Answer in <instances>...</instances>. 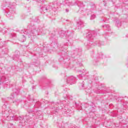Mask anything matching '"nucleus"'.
I'll return each instance as SVG.
<instances>
[{"instance_id": "1", "label": "nucleus", "mask_w": 128, "mask_h": 128, "mask_svg": "<svg viewBox=\"0 0 128 128\" xmlns=\"http://www.w3.org/2000/svg\"><path fill=\"white\" fill-rule=\"evenodd\" d=\"M40 20L38 18H36L34 19L33 21H31L30 24L28 26L26 29H24V30H19L16 29V30H14L10 29V28H4L2 29L1 26L2 24H0V32H42L44 30L42 27L39 26L38 28H36V22H40Z\"/></svg>"}, {"instance_id": "2", "label": "nucleus", "mask_w": 128, "mask_h": 128, "mask_svg": "<svg viewBox=\"0 0 128 128\" xmlns=\"http://www.w3.org/2000/svg\"><path fill=\"white\" fill-rule=\"evenodd\" d=\"M21 116L22 119L20 120L19 126H24V122H34V120L37 118H40V120L42 118V115L40 114V112L34 111H30L25 116Z\"/></svg>"}, {"instance_id": "3", "label": "nucleus", "mask_w": 128, "mask_h": 128, "mask_svg": "<svg viewBox=\"0 0 128 128\" xmlns=\"http://www.w3.org/2000/svg\"><path fill=\"white\" fill-rule=\"evenodd\" d=\"M1 8L3 10L4 14L7 18L10 20L14 18V14H16V8H14V6L10 4V0H5L1 6Z\"/></svg>"}, {"instance_id": "4", "label": "nucleus", "mask_w": 128, "mask_h": 128, "mask_svg": "<svg viewBox=\"0 0 128 128\" xmlns=\"http://www.w3.org/2000/svg\"><path fill=\"white\" fill-rule=\"evenodd\" d=\"M2 116L4 118H6V120L10 122V120H22V116H13L12 115V113L10 112L8 110H4L2 112Z\"/></svg>"}, {"instance_id": "5", "label": "nucleus", "mask_w": 128, "mask_h": 128, "mask_svg": "<svg viewBox=\"0 0 128 128\" xmlns=\"http://www.w3.org/2000/svg\"><path fill=\"white\" fill-rule=\"evenodd\" d=\"M46 0H41V2L42 4H40V12L42 14L44 12L46 14V12H50L52 10H54V8H56V6H54V4H52V6L50 5H44L42 4V2Z\"/></svg>"}, {"instance_id": "6", "label": "nucleus", "mask_w": 128, "mask_h": 128, "mask_svg": "<svg viewBox=\"0 0 128 128\" xmlns=\"http://www.w3.org/2000/svg\"><path fill=\"white\" fill-rule=\"evenodd\" d=\"M53 112H58L60 110H62V112L64 114H72V110L68 108H58V107H54L52 108Z\"/></svg>"}, {"instance_id": "7", "label": "nucleus", "mask_w": 128, "mask_h": 128, "mask_svg": "<svg viewBox=\"0 0 128 128\" xmlns=\"http://www.w3.org/2000/svg\"><path fill=\"white\" fill-rule=\"evenodd\" d=\"M71 6H78V8H80V10L78 11V12L80 14H82L84 10H82V8H84V3L80 1H76V2H72L70 4Z\"/></svg>"}, {"instance_id": "8", "label": "nucleus", "mask_w": 128, "mask_h": 128, "mask_svg": "<svg viewBox=\"0 0 128 128\" xmlns=\"http://www.w3.org/2000/svg\"><path fill=\"white\" fill-rule=\"evenodd\" d=\"M103 88H104V86L100 83L96 84V88L94 90V92L96 94H104V92H102Z\"/></svg>"}, {"instance_id": "9", "label": "nucleus", "mask_w": 128, "mask_h": 128, "mask_svg": "<svg viewBox=\"0 0 128 128\" xmlns=\"http://www.w3.org/2000/svg\"><path fill=\"white\" fill-rule=\"evenodd\" d=\"M104 56V54L102 52L98 53V54L92 55V56L93 58L94 62H100L102 58V56Z\"/></svg>"}, {"instance_id": "10", "label": "nucleus", "mask_w": 128, "mask_h": 128, "mask_svg": "<svg viewBox=\"0 0 128 128\" xmlns=\"http://www.w3.org/2000/svg\"><path fill=\"white\" fill-rule=\"evenodd\" d=\"M65 78L68 84H74L76 82V77L74 76H66Z\"/></svg>"}, {"instance_id": "11", "label": "nucleus", "mask_w": 128, "mask_h": 128, "mask_svg": "<svg viewBox=\"0 0 128 128\" xmlns=\"http://www.w3.org/2000/svg\"><path fill=\"white\" fill-rule=\"evenodd\" d=\"M120 2H122V12H128V0H120Z\"/></svg>"}, {"instance_id": "12", "label": "nucleus", "mask_w": 128, "mask_h": 128, "mask_svg": "<svg viewBox=\"0 0 128 128\" xmlns=\"http://www.w3.org/2000/svg\"><path fill=\"white\" fill-rule=\"evenodd\" d=\"M78 64L79 66H82L81 61L74 60L69 62L68 67L70 68H74V64Z\"/></svg>"}, {"instance_id": "13", "label": "nucleus", "mask_w": 128, "mask_h": 128, "mask_svg": "<svg viewBox=\"0 0 128 128\" xmlns=\"http://www.w3.org/2000/svg\"><path fill=\"white\" fill-rule=\"evenodd\" d=\"M96 4H91L89 6L87 9L86 10V12H87V14L88 15V14H90L94 10H96Z\"/></svg>"}, {"instance_id": "14", "label": "nucleus", "mask_w": 128, "mask_h": 128, "mask_svg": "<svg viewBox=\"0 0 128 128\" xmlns=\"http://www.w3.org/2000/svg\"><path fill=\"white\" fill-rule=\"evenodd\" d=\"M13 92L11 94V98H14L15 96L20 94V88L16 87L12 89Z\"/></svg>"}, {"instance_id": "15", "label": "nucleus", "mask_w": 128, "mask_h": 128, "mask_svg": "<svg viewBox=\"0 0 128 128\" xmlns=\"http://www.w3.org/2000/svg\"><path fill=\"white\" fill-rule=\"evenodd\" d=\"M26 36H28V38H32V36H34V32H28L26 34H24V35H22V38L20 40V42H26Z\"/></svg>"}, {"instance_id": "16", "label": "nucleus", "mask_w": 128, "mask_h": 128, "mask_svg": "<svg viewBox=\"0 0 128 128\" xmlns=\"http://www.w3.org/2000/svg\"><path fill=\"white\" fill-rule=\"evenodd\" d=\"M84 23L82 20H78L76 22V30H81L82 28H84Z\"/></svg>"}, {"instance_id": "17", "label": "nucleus", "mask_w": 128, "mask_h": 128, "mask_svg": "<svg viewBox=\"0 0 128 128\" xmlns=\"http://www.w3.org/2000/svg\"><path fill=\"white\" fill-rule=\"evenodd\" d=\"M8 78H6L4 76L0 75V86L3 84H8Z\"/></svg>"}, {"instance_id": "18", "label": "nucleus", "mask_w": 128, "mask_h": 128, "mask_svg": "<svg viewBox=\"0 0 128 128\" xmlns=\"http://www.w3.org/2000/svg\"><path fill=\"white\" fill-rule=\"evenodd\" d=\"M78 86L80 90H86V88H88V87L86 86V82L80 79L79 80Z\"/></svg>"}, {"instance_id": "19", "label": "nucleus", "mask_w": 128, "mask_h": 128, "mask_svg": "<svg viewBox=\"0 0 128 128\" xmlns=\"http://www.w3.org/2000/svg\"><path fill=\"white\" fill-rule=\"evenodd\" d=\"M96 34H98V33L96 32H88L86 33V36L87 38L89 40L90 38H92V35H94V36H96Z\"/></svg>"}, {"instance_id": "20", "label": "nucleus", "mask_w": 128, "mask_h": 128, "mask_svg": "<svg viewBox=\"0 0 128 128\" xmlns=\"http://www.w3.org/2000/svg\"><path fill=\"white\" fill-rule=\"evenodd\" d=\"M117 102H123V106H124V108H128V102L126 101L124 102V100H120V98H118L116 99Z\"/></svg>"}, {"instance_id": "21", "label": "nucleus", "mask_w": 128, "mask_h": 128, "mask_svg": "<svg viewBox=\"0 0 128 128\" xmlns=\"http://www.w3.org/2000/svg\"><path fill=\"white\" fill-rule=\"evenodd\" d=\"M75 105L76 106V108H78L79 110H83L84 107V106H88L87 104H84V105L82 106V104H78L76 103V102H75Z\"/></svg>"}, {"instance_id": "22", "label": "nucleus", "mask_w": 128, "mask_h": 128, "mask_svg": "<svg viewBox=\"0 0 128 128\" xmlns=\"http://www.w3.org/2000/svg\"><path fill=\"white\" fill-rule=\"evenodd\" d=\"M93 108L94 107L92 106H90L86 108V109L84 110L86 112V114H90V112H92Z\"/></svg>"}, {"instance_id": "23", "label": "nucleus", "mask_w": 128, "mask_h": 128, "mask_svg": "<svg viewBox=\"0 0 128 128\" xmlns=\"http://www.w3.org/2000/svg\"><path fill=\"white\" fill-rule=\"evenodd\" d=\"M102 28H103L104 30H106L108 32H110L111 29L110 25L105 24L104 25L102 26Z\"/></svg>"}, {"instance_id": "24", "label": "nucleus", "mask_w": 128, "mask_h": 128, "mask_svg": "<svg viewBox=\"0 0 128 128\" xmlns=\"http://www.w3.org/2000/svg\"><path fill=\"white\" fill-rule=\"evenodd\" d=\"M78 72H82V74H80L78 75L79 78H84V76H86V73H84V71H82L80 70H78Z\"/></svg>"}, {"instance_id": "25", "label": "nucleus", "mask_w": 128, "mask_h": 128, "mask_svg": "<svg viewBox=\"0 0 128 128\" xmlns=\"http://www.w3.org/2000/svg\"><path fill=\"white\" fill-rule=\"evenodd\" d=\"M116 26L118 28H120V26H122V21L120 20H116Z\"/></svg>"}, {"instance_id": "26", "label": "nucleus", "mask_w": 128, "mask_h": 128, "mask_svg": "<svg viewBox=\"0 0 128 128\" xmlns=\"http://www.w3.org/2000/svg\"><path fill=\"white\" fill-rule=\"evenodd\" d=\"M40 102H36L34 106V108H40Z\"/></svg>"}, {"instance_id": "27", "label": "nucleus", "mask_w": 128, "mask_h": 128, "mask_svg": "<svg viewBox=\"0 0 128 128\" xmlns=\"http://www.w3.org/2000/svg\"><path fill=\"white\" fill-rule=\"evenodd\" d=\"M91 44L92 46H100L101 45L100 42L98 41H96L94 43H92Z\"/></svg>"}, {"instance_id": "28", "label": "nucleus", "mask_w": 128, "mask_h": 128, "mask_svg": "<svg viewBox=\"0 0 128 128\" xmlns=\"http://www.w3.org/2000/svg\"><path fill=\"white\" fill-rule=\"evenodd\" d=\"M100 32V29H96L94 30H86V32Z\"/></svg>"}, {"instance_id": "29", "label": "nucleus", "mask_w": 128, "mask_h": 128, "mask_svg": "<svg viewBox=\"0 0 128 128\" xmlns=\"http://www.w3.org/2000/svg\"><path fill=\"white\" fill-rule=\"evenodd\" d=\"M50 48H48V47H47L46 46H44L42 50L44 52H48Z\"/></svg>"}, {"instance_id": "30", "label": "nucleus", "mask_w": 128, "mask_h": 128, "mask_svg": "<svg viewBox=\"0 0 128 128\" xmlns=\"http://www.w3.org/2000/svg\"><path fill=\"white\" fill-rule=\"evenodd\" d=\"M64 32V30L60 28H58L54 30V32Z\"/></svg>"}, {"instance_id": "31", "label": "nucleus", "mask_w": 128, "mask_h": 128, "mask_svg": "<svg viewBox=\"0 0 128 128\" xmlns=\"http://www.w3.org/2000/svg\"><path fill=\"white\" fill-rule=\"evenodd\" d=\"M14 104H15L16 106H18L20 102V100H16L13 102Z\"/></svg>"}, {"instance_id": "32", "label": "nucleus", "mask_w": 128, "mask_h": 128, "mask_svg": "<svg viewBox=\"0 0 128 128\" xmlns=\"http://www.w3.org/2000/svg\"><path fill=\"white\" fill-rule=\"evenodd\" d=\"M18 58H20V55H17L16 56V55H14L13 56V60H17V62H18Z\"/></svg>"}, {"instance_id": "33", "label": "nucleus", "mask_w": 128, "mask_h": 128, "mask_svg": "<svg viewBox=\"0 0 128 128\" xmlns=\"http://www.w3.org/2000/svg\"><path fill=\"white\" fill-rule=\"evenodd\" d=\"M8 48H6L5 49H3L2 52L5 54H8Z\"/></svg>"}, {"instance_id": "34", "label": "nucleus", "mask_w": 128, "mask_h": 128, "mask_svg": "<svg viewBox=\"0 0 128 128\" xmlns=\"http://www.w3.org/2000/svg\"><path fill=\"white\" fill-rule=\"evenodd\" d=\"M95 18H96V14H92L90 16V20H94Z\"/></svg>"}, {"instance_id": "35", "label": "nucleus", "mask_w": 128, "mask_h": 128, "mask_svg": "<svg viewBox=\"0 0 128 128\" xmlns=\"http://www.w3.org/2000/svg\"><path fill=\"white\" fill-rule=\"evenodd\" d=\"M60 37L61 38H64L66 36V34H64V32H61L60 34Z\"/></svg>"}, {"instance_id": "36", "label": "nucleus", "mask_w": 128, "mask_h": 128, "mask_svg": "<svg viewBox=\"0 0 128 128\" xmlns=\"http://www.w3.org/2000/svg\"><path fill=\"white\" fill-rule=\"evenodd\" d=\"M123 17H124V20H128V16L126 14H124Z\"/></svg>"}, {"instance_id": "37", "label": "nucleus", "mask_w": 128, "mask_h": 128, "mask_svg": "<svg viewBox=\"0 0 128 128\" xmlns=\"http://www.w3.org/2000/svg\"><path fill=\"white\" fill-rule=\"evenodd\" d=\"M102 22H108V20H106L104 18L102 19Z\"/></svg>"}, {"instance_id": "38", "label": "nucleus", "mask_w": 128, "mask_h": 128, "mask_svg": "<svg viewBox=\"0 0 128 128\" xmlns=\"http://www.w3.org/2000/svg\"><path fill=\"white\" fill-rule=\"evenodd\" d=\"M64 98H65V100H66V98H70V96L68 95H64Z\"/></svg>"}, {"instance_id": "39", "label": "nucleus", "mask_w": 128, "mask_h": 128, "mask_svg": "<svg viewBox=\"0 0 128 128\" xmlns=\"http://www.w3.org/2000/svg\"><path fill=\"white\" fill-rule=\"evenodd\" d=\"M2 108L4 110H6V104H3V106H2Z\"/></svg>"}, {"instance_id": "40", "label": "nucleus", "mask_w": 128, "mask_h": 128, "mask_svg": "<svg viewBox=\"0 0 128 128\" xmlns=\"http://www.w3.org/2000/svg\"><path fill=\"white\" fill-rule=\"evenodd\" d=\"M104 6H106V1H103Z\"/></svg>"}, {"instance_id": "41", "label": "nucleus", "mask_w": 128, "mask_h": 128, "mask_svg": "<svg viewBox=\"0 0 128 128\" xmlns=\"http://www.w3.org/2000/svg\"><path fill=\"white\" fill-rule=\"evenodd\" d=\"M22 18L23 20H24V18H26V15L22 14Z\"/></svg>"}, {"instance_id": "42", "label": "nucleus", "mask_w": 128, "mask_h": 128, "mask_svg": "<svg viewBox=\"0 0 128 128\" xmlns=\"http://www.w3.org/2000/svg\"><path fill=\"white\" fill-rule=\"evenodd\" d=\"M70 128H76V127H74V126H72V125H70Z\"/></svg>"}, {"instance_id": "43", "label": "nucleus", "mask_w": 128, "mask_h": 128, "mask_svg": "<svg viewBox=\"0 0 128 128\" xmlns=\"http://www.w3.org/2000/svg\"><path fill=\"white\" fill-rule=\"evenodd\" d=\"M69 11H70V10L68 8L66 9V12H68Z\"/></svg>"}, {"instance_id": "44", "label": "nucleus", "mask_w": 128, "mask_h": 128, "mask_svg": "<svg viewBox=\"0 0 128 128\" xmlns=\"http://www.w3.org/2000/svg\"><path fill=\"white\" fill-rule=\"evenodd\" d=\"M10 126H14V124H10Z\"/></svg>"}, {"instance_id": "45", "label": "nucleus", "mask_w": 128, "mask_h": 128, "mask_svg": "<svg viewBox=\"0 0 128 128\" xmlns=\"http://www.w3.org/2000/svg\"><path fill=\"white\" fill-rule=\"evenodd\" d=\"M126 38H128V34H126Z\"/></svg>"}, {"instance_id": "46", "label": "nucleus", "mask_w": 128, "mask_h": 128, "mask_svg": "<svg viewBox=\"0 0 128 128\" xmlns=\"http://www.w3.org/2000/svg\"><path fill=\"white\" fill-rule=\"evenodd\" d=\"M110 0L112 2L114 3V0Z\"/></svg>"}, {"instance_id": "47", "label": "nucleus", "mask_w": 128, "mask_h": 128, "mask_svg": "<svg viewBox=\"0 0 128 128\" xmlns=\"http://www.w3.org/2000/svg\"><path fill=\"white\" fill-rule=\"evenodd\" d=\"M32 90H34V86H32Z\"/></svg>"}, {"instance_id": "48", "label": "nucleus", "mask_w": 128, "mask_h": 128, "mask_svg": "<svg viewBox=\"0 0 128 128\" xmlns=\"http://www.w3.org/2000/svg\"><path fill=\"white\" fill-rule=\"evenodd\" d=\"M88 90H90V88H88Z\"/></svg>"}, {"instance_id": "49", "label": "nucleus", "mask_w": 128, "mask_h": 128, "mask_svg": "<svg viewBox=\"0 0 128 128\" xmlns=\"http://www.w3.org/2000/svg\"><path fill=\"white\" fill-rule=\"evenodd\" d=\"M27 0V2H30V0Z\"/></svg>"}, {"instance_id": "50", "label": "nucleus", "mask_w": 128, "mask_h": 128, "mask_svg": "<svg viewBox=\"0 0 128 128\" xmlns=\"http://www.w3.org/2000/svg\"><path fill=\"white\" fill-rule=\"evenodd\" d=\"M11 36H14L13 35H12V34H11Z\"/></svg>"}, {"instance_id": "51", "label": "nucleus", "mask_w": 128, "mask_h": 128, "mask_svg": "<svg viewBox=\"0 0 128 128\" xmlns=\"http://www.w3.org/2000/svg\"><path fill=\"white\" fill-rule=\"evenodd\" d=\"M65 126H68V124H65Z\"/></svg>"}, {"instance_id": "52", "label": "nucleus", "mask_w": 128, "mask_h": 128, "mask_svg": "<svg viewBox=\"0 0 128 128\" xmlns=\"http://www.w3.org/2000/svg\"><path fill=\"white\" fill-rule=\"evenodd\" d=\"M38 4H40V3Z\"/></svg>"}]
</instances>
